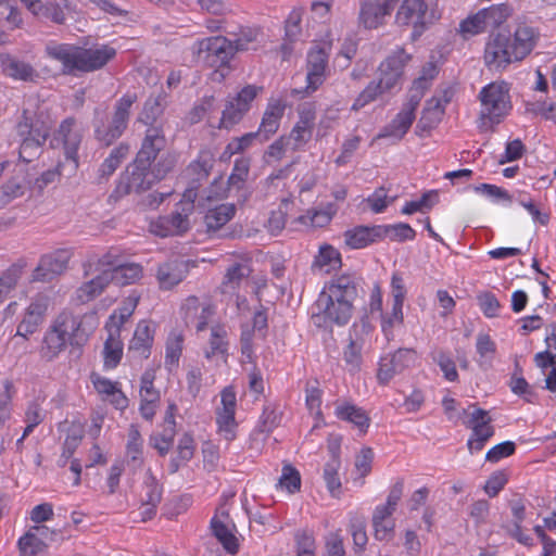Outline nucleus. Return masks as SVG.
<instances>
[{
	"mask_svg": "<svg viewBox=\"0 0 556 556\" xmlns=\"http://www.w3.org/2000/svg\"><path fill=\"white\" fill-rule=\"evenodd\" d=\"M45 51L49 58L62 63L64 74L100 70L116 55V50L106 45L86 49L68 43H49Z\"/></svg>",
	"mask_w": 556,
	"mask_h": 556,
	"instance_id": "f257e3e1",
	"label": "nucleus"
},
{
	"mask_svg": "<svg viewBox=\"0 0 556 556\" xmlns=\"http://www.w3.org/2000/svg\"><path fill=\"white\" fill-rule=\"evenodd\" d=\"M176 159L173 154H162L153 167L143 169L134 161L132 165L118 181L114 194L117 198L129 193H141L152 188L175 167Z\"/></svg>",
	"mask_w": 556,
	"mask_h": 556,
	"instance_id": "f03ea898",
	"label": "nucleus"
},
{
	"mask_svg": "<svg viewBox=\"0 0 556 556\" xmlns=\"http://www.w3.org/2000/svg\"><path fill=\"white\" fill-rule=\"evenodd\" d=\"M479 99L481 102L479 127L482 130H493L511 110L508 85L504 81L491 83L482 88Z\"/></svg>",
	"mask_w": 556,
	"mask_h": 556,
	"instance_id": "7ed1b4c3",
	"label": "nucleus"
},
{
	"mask_svg": "<svg viewBox=\"0 0 556 556\" xmlns=\"http://www.w3.org/2000/svg\"><path fill=\"white\" fill-rule=\"evenodd\" d=\"M357 299V283L350 275L333 279L320 292L316 305L323 313H348L354 308Z\"/></svg>",
	"mask_w": 556,
	"mask_h": 556,
	"instance_id": "20e7f679",
	"label": "nucleus"
},
{
	"mask_svg": "<svg viewBox=\"0 0 556 556\" xmlns=\"http://www.w3.org/2000/svg\"><path fill=\"white\" fill-rule=\"evenodd\" d=\"M136 101V94H124L116 101L112 116L108 122L103 118L94 121V136L100 143L109 147L124 134L128 126L130 108Z\"/></svg>",
	"mask_w": 556,
	"mask_h": 556,
	"instance_id": "39448f33",
	"label": "nucleus"
},
{
	"mask_svg": "<svg viewBox=\"0 0 556 556\" xmlns=\"http://www.w3.org/2000/svg\"><path fill=\"white\" fill-rule=\"evenodd\" d=\"M438 18L439 15L434 10L428 9L425 0H404L396 12L395 23L399 26L413 27L412 39L416 40Z\"/></svg>",
	"mask_w": 556,
	"mask_h": 556,
	"instance_id": "423d86ee",
	"label": "nucleus"
},
{
	"mask_svg": "<svg viewBox=\"0 0 556 556\" xmlns=\"http://www.w3.org/2000/svg\"><path fill=\"white\" fill-rule=\"evenodd\" d=\"M467 419L464 425L471 429V435L468 439L467 447L470 454L481 451L486 441L493 437L494 427L491 425L492 418L489 412L471 405L467 410H464Z\"/></svg>",
	"mask_w": 556,
	"mask_h": 556,
	"instance_id": "0eeeda50",
	"label": "nucleus"
},
{
	"mask_svg": "<svg viewBox=\"0 0 556 556\" xmlns=\"http://www.w3.org/2000/svg\"><path fill=\"white\" fill-rule=\"evenodd\" d=\"M262 90V87L248 85L236 97L229 98L222 112L217 127L219 129H231L235 125L239 124L250 110L252 101Z\"/></svg>",
	"mask_w": 556,
	"mask_h": 556,
	"instance_id": "6e6552de",
	"label": "nucleus"
},
{
	"mask_svg": "<svg viewBox=\"0 0 556 556\" xmlns=\"http://www.w3.org/2000/svg\"><path fill=\"white\" fill-rule=\"evenodd\" d=\"M417 352L413 349L400 348L380 358L377 371V380L381 386H387L396 375L403 374L415 365Z\"/></svg>",
	"mask_w": 556,
	"mask_h": 556,
	"instance_id": "1a4fd4ad",
	"label": "nucleus"
},
{
	"mask_svg": "<svg viewBox=\"0 0 556 556\" xmlns=\"http://www.w3.org/2000/svg\"><path fill=\"white\" fill-rule=\"evenodd\" d=\"M165 146L166 139L163 126L148 127L135 162L143 169L153 167L162 154H169L164 152Z\"/></svg>",
	"mask_w": 556,
	"mask_h": 556,
	"instance_id": "9d476101",
	"label": "nucleus"
},
{
	"mask_svg": "<svg viewBox=\"0 0 556 556\" xmlns=\"http://www.w3.org/2000/svg\"><path fill=\"white\" fill-rule=\"evenodd\" d=\"M199 54L212 67L227 66L235 56L232 40L224 36H214L199 41Z\"/></svg>",
	"mask_w": 556,
	"mask_h": 556,
	"instance_id": "9b49d317",
	"label": "nucleus"
},
{
	"mask_svg": "<svg viewBox=\"0 0 556 556\" xmlns=\"http://www.w3.org/2000/svg\"><path fill=\"white\" fill-rule=\"evenodd\" d=\"M52 128L51 121L42 114L24 110L16 125V131L21 139H29L45 143Z\"/></svg>",
	"mask_w": 556,
	"mask_h": 556,
	"instance_id": "f8f14e48",
	"label": "nucleus"
},
{
	"mask_svg": "<svg viewBox=\"0 0 556 556\" xmlns=\"http://www.w3.org/2000/svg\"><path fill=\"white\" fill-rule=\"evenodd\" d=\"M516 62L509 48V36L497 33L491 37L484 49V63L491 71H501Z\"/></svg>",
	"mask_w": 556,
	"mask_h": 556,
	"instance_id": "ddd939ff",
	"label": "nucleus"
},
{
	"mask_svg": "<svg viewBox=\"0 0 556 556\" xmlns=\"http://www.w3.org/2000/svg\"><path fill=\"white\" fill-rule=\"evenodd\" d=\"M331 43L316 45L307 54L306 91L313 92L323 85L328 65V56Z\"/></svg>",
	"mask_w": 556,
	"mask_h": 556,
	"instance_id": "4468645a",
	"label": "nucleus"
},
{
	"mask_svg": "<svg viewBox=\"0 0 556 556\" xmlns=\"http://www.w3.org/2000/svg\"><path fill=\"white\" fill-rule=\"evenodd\" d=\"M509 36V48L515 61H522L526 59L535 48L540 33L536 28L526 24L519 23L514 31Z\"/></svg>",
	"mask_w": 556,
	"mask_h": 556,
	"instance_id": "2eb2a0df",
	"label": "nucleus"
},
{
	"mask_svg": "<svg viewBox=\"0 0 556 556\" xmlns=\"http://www.w3.org/2000/svg\"><path fill=\"white\" fill-rule=\"evenodd\" d=\"M71 257L72 252L67 249H59L43 255L34 271V280L48 281L52 276L63 274L67 269Z\"/></svg>",
	"mask_w": 556,
	"mask_h": 556,
	"instance_id": "dca6fc26",
	"label": "nucleus"
},
{
	"mask_svg": "<svg viewBox=\"0 0 556 556\" xmlns=\"http://www.w3.org/2000/svg\"><path fill=\"white\" fill-rule=\"evenodd\" d=\"M299 121L292 128L289 139L293 141V150L307 143L313 135L316 119V108L313 103H303L298 108Z\"/></svg>",
	"mask_w": 556,
	"mask_h": 556,
	"instance_id": "f3484780",
	"label": "nucleus"
},
{
	"mask_svg": "<svg viewBox=\"0 0 556 556\" xmlns=\"http://www.w3.org/2000/svg\"><path fill=\"white\" fill-rule=\"evenodd\" d=\"M75 119L73 117L64 119L55 136L54 140L61 141L64 147L65 157L71 166V170H76L78 167L77 151L81 142V134L74 129Z\"/></svg>",
	"mask_w": 556,
	"mask_h": 556,
	"instance_id": "a211bd4d",
	"label": "nucleus"
},
{
	"mask_svg": "<svg viewBox=\"0 0 556 556\" xmlns=\"http://www.w3.org/2000/svg\"><path fill=\"white\" fill-rule=\"evenodd\" d=\"M253 269L249 263H233L230 265L224 275V279L219 287L220 300L219 302H224L225 300H232V294H235L236 290L239 289L242 283H247Z\"/></svg>",
	"mask_w": 556,
	"mask_h": 556,
	"instance_id": "6ab92c4d",
	"label": "nucleus"
},
{
	"mask_svg": "<svg viewBox=\"0 0 556 556\" xmlns=\"http://www.w3.org/2000/svg\"><path fill=\"white\" fill-rule=\"evenodd\" d=\"M397 0H366L359 11V23L367 29H375L382 25L386 15H389Z\"/></svg>",
	"mask_w": 556,
	"mask_h": 556,
	"instance_id": "aec40b11",
	"label": "nucleus"
},
{
	"mask_svg": "<svg viewBox=\"0 0 556 556\" xmlns=\"http://www.w3.org/2000/svg\"><path fill=\"white\" fill-rule=\"evenodd\" d=\"M215 164V155L210 150L200 151L198 157L185 169L184 175L189 180V188L197 193L198 187L206 180Z\"/></svg>",
	"mask_w": 556,
	"mask_h": 556,
	"instance_id": "412c9836",
	"label": "nucleus"
},
{
	"mask_svg": "<svg viewBox=\"0 0 556 556\" xmlns=\"http://www.w3.org/2000/svg\"><path fill=\"white\" fill-rule=\"evenodd\" d=\"M416 110L417 109L405 103L397 115L381 129L375 140L382 138H393L394 140L400 141L410 128L415 119Z\"/></svg>",
	"mask_w": 556,
	"mask_h": 556,
	"instance_id": "4be33fe9",
	"label": "nucleus"
},
{
	"mask_svg": "<svg viewBox=\"0 0 556 556\" xmlns=\"http://www.w3.org/2000/svg\"><path fill=\"white\" fill-rule=\"evenodd\" d=\"M444 113L445 111L442 99L433 96L426 102L416 126V135L419 137L428 136L430 131L441 123Z\"/></svg>",
	"mask_w": 556,
	"mask_h": 556,
	"instance_id": "5701e85b",
	"label": "nucleus"
},
{
	"mask_svg": "<svg viewBox=\"0 0 556 556\" xmlns=\"http://www.w3.org/2000/svg\"><path fill=\"white\" fill-rule=\"evenodd\" d=\"M285 109L286 104L281 100H273L267 104L261 125L257 129V134L261 137V143L269 140V138L278 131Z\"/></svg>",
	"mask_w": 556,
	"mask_h": 556,
	"instance_id": "b1692460",
	"label": "nucleus"
},
{
	"mask_svg": "<svg viewBox=\"0 0 556 556\" xmlns=\"http://www.w3.org/2000/svg\"><path fill=\"white\" fill-rule=\"evenodd\" d=\"M99 263L109 267L108 269L113 276V283L117 286L134 283L142 275V267L139 264H118L112 261L110 255H104Z\"/></svg>",
	"mask_w": 556,
	"mask_h": 556,
	"instance_id": "393cba45",
	"label": "nucleus"
},
{
	"mask_svg": "<svg viewBox=\"0 0 556 556\" xmlns=\"http://www.w3.org/2000/svg\"><path fill=\"white\" fill-rule=\"evenodd\" d=\"M508 505L511 509L514 522L511 526L503 525L502 528L509 536L517 540L520 544L531 546L532 539L529 535L523 534L521 531V523L526 518V506L522 497L518 494L514 495V497L509 500Z\"/></svg>",
	"mask_w": 556,
	"mask_h": 556,
	"instance_id": "a878e982",
	"label": "nucleus"
},
{
	"mask_svg": "<svg viewBox=\"0 0 556 556\" xmlns=\"http://www.w3.org/2000/svg\"><path fill=\"white\" fill-rule=\"evenodd\" d=\"M54 324L71 344L80 345L87 340L88 333L83 327L81 315H58Z\"/></svg>",
	"mask_w": 556,
	"mask_h": 556,
	"instance_id": "bb28decb",
	"label": "nucleus"
},
{
	"mask_svg": "<svg viewBox=\"0 0 556 556\" xmlns=\"http://www.w3.org/2000/svg\"><path fill=\"white\" fill-rule=\"evenodd\" d=\"M1 64L5 75L13 79L36 83L40 78L39 72L30 63L15 56H2Z\"/></svg>",
	"mask_w": 556,
	"mask_h": 556,
	"instance_id": "cd10ccee",
	"label": "nucleus"
},
{
	"mask_svg": "<svg viewBox=\"0 0 556 556\" xmlns=\"http://www.w3.org/2000/svg\"><path fill=\"white\" fill-rule=\"evenodd\" d=\"M197 199V193L193 189H187L184 193V203L181 211H175L167 216L172 232L180 235L189 229V215L193 211V203Z\"/></svg>",
	"mask_w": 556,
	"mask_h": 556,
	"instance_id": "c85d7f7f",
	"label": "nucleus"
},
{
	"mask_svg": "<svg viewBox=\"0 0 556 556\" xmlns=\"http://www.w3.org/2000/svg\"><path fill=\"white\" fill-rule=\"evenodd\" d=\"M328 450L330 453V459L324 467V480L331 495L337 496V492L341 488V480L338 472L341 467L340 445L339 443H330Z\"/></svg>",
	"mask_w": 556,
	"mask_h": 556,
	"instance_id": "c756f323",
	"label": "nucleus"
},
{
	"mask_svg": "<svg viewBox=\"0 0 556 556\" xmlns=\"http://www.w3.org/2000/svg\"><path fill=\"white\" fill-rule=\"evenodd\" d=\"M71 9V3L68 0H54L48 1L47 3H42L40 0H37L36 3L33 4L31 13L34 15H43L49 18L51 22L63 25L66 22L65 10Z\"/></svg>",
	"mask_w": 556,
	"mask_h": 556,
	"instance_id": "7c9ffc66",
	"label": "nucleus"
},
{
	"mask_svg": "<svg viewBox=\"0 0 556 556\" xmlns=\"http://www.w3.org/2000/svg\"><path fill=\"white\" fill-rule=\"evenodd\" d=\"M380 226H356L344 232L345 243L352 249H363L380 240Z\"/></svg>",
	"mask_w": 556,
	"mask_h": 556,
	"instance_id": "2f4dec72",
	"label": "nucleus"
},
{
	"mask_svg": "<svg viewBox=\"0 0 556 556\" xmlns=\"http://www.w3.org/2000/svg\"><path fill=\"white\" fill-rule=\"evenodd\" d=\"M110 283H113V276L106 268L77 289V300L81 303L89 302L99 295Z\"/></svg>",
	"mask_w": 556,
	"mask_h": 556,
	"instance_id": "473e14b6",
	"label": "nucleus"
},
{
	"mask_svg": "<svg viewBox=\"0 0 556 556\" xmlns=\"http://www.w3.org/2000/svg\"><path fill=\"white\" fill-rule=\"evenodd\" d=\"M156 277L162 289H170L182 281L185 265L178 261L164 263L159 267Z\"/></svg>",
	"mask_w": 556,
	"mask_h": 556,
	"instance_id": "72a5a7b5",
	"label": "nucleus"
},
{
	"mask_svg": "<svg viewBox=\"0 0 556 556\" xmlns=\"http://www.w3.org/2000/svg\"><path fill=\"white\" fill-rule=\"evenodd\" d=\"M437 67L429 63L427 67L422 68V74L416 78L413 83V86L409 90V97L407 100V104L417 109L420 100L422 99L425 91L430 86V80L435 76Z\"/></svg>",
	"mask_w": 556,
	"mask_h": 556,
	"instance_id": "f704fd0d",
	"label": "nucleus"
},
{
	"mask_svg": "<svg viewBox=\"0 0 556 556\" xmlns=\"http://www.w3.org/2000/svg\"><path fill=\"white\" fill-rule=\"evenodd\" d=\"M233 204H220L211 208L204 216V222L208 231H216L226 225L235 215Z\"/></svg>",
	"mask_w": 556,
	"mask_h": 556,
	"instance_id": "c9c22d12",
	"label": "nucleus"
},
{
	"mask_svg": "<svg viewBox=\"0 0 556 556\" xmlns=\"http://www.w3.org/2000/svg\"><path fill=\"white\" fill-rule=\"evenodd\" d=\"M336 415L338 418L342 420H346L355 425L362 432H366L370 418L366 414V412L353 404H344L340 405L336 408Z\"/></svg>",
	"mask_w": 556,
	"mask_h": 556,
	"instance_id": "e433bc0d",
	"label": "nucleus"
},
{
	"mask_svg": "<svg viewBox=\"0 0 556 556\" xmlns=\"http://www.w3.org/2000/svg\"><path fill=\"white\" fill-rule=\"evenodd\" d=\"M67 340L58 330L56 325L53 323L49 332L43 339L41 346V355L47 361H52L65 348Z\"/></svg>",
	"mask_w": 556,
	"mask_h": 556,
	"instance_id": "4c0bfd02",
	"label": "nucleus"
},
{
	"mask_svg": "<svg viewBox=\"0 0 556 556\" xmlns=\"http://www.w3.org/2000/svg\"><path fill=\"white\" fill-rule=\"evenodd\" d=\"M164 111L163 97L161 94L156 97H150L142 109L138 117V122L149 126H163L162 123L159 122V118L162 116Z\"/></svg>",
	"mask_w": 556,
	"mask_h": 556,
	"instance_id": "58836bf2",
	"label": "nucleus"
},
{
	"mask_svg": "<svg viewBox=\"0 0 556 556\" xmlns=\"http://www.w3.org/2000/svg\"><path fill=\"white\" fill-rule=\"evenodd\" d=\"M63 300L59 292L49 289L45 292L38 293L31 301L27 313H45L47 311H54L60 307Z\"/></svg>",
	"mask_w": 556,
	"mask_h": 556,
	"instance_id": "ea45409f",
	"label": "nucleus"
},
{
	"mask_svg": "<svg viewBox=\"0 0 556 556\" xmlns=\"http://www.w3.org/2000/svg\"><path fill=\"white\" fill-rule=\"evenodd\" d=\"M211 528L214 536L218 540L227 553L231 555L238 553V539L233 534L232 530H230L223 521L218 520L217 518L212 519Z\"/></svg>",
	"mask_w": 556,
	"mask_h": 556,
	"instance_id": "a19ab883",
	"label": "nucleus"
},
{
	"mask_svg": "<svg viewBox=\"0 0 556 556\" xmlns=\"http://www.w3.org/2000/svg\"><path fill=\"white\" fill-rule=\"evenodd\" d=\"M129 152L126 143H121L112 150L111 154L103 161L99 168L100 180L108 179L121 165L122 161Z\"/></svg>",
	"mask_w": 556,
	"mask_h": 556,
	"instance_id": "79ce46f5",
	"label": "nucleus"
},
{
	"mask_svg": "<svg viewBox=\"0 0 556 556\" xmlns=\"http://www.w3.org/2000/svg\"><path fill=\"white\" fill-rule=\"evenodd\" d=\"M313 265L330 273L341 266V255L332 245L324 244L319 248Z\"/></svg>",
	"mask_w": 556,
	"mask_h": 556,
	"instance_id": "37998d69",
	"label": "nucleus"
},
{
	"mask_svg": "<svg viewBox=\"0 0 556 556\" xmlns=\"http://www.w3.org/2000/svg\"><path fill=\"white\" fill-rule=\"evenodd\" d=\"M153 337L151 334V328L147 321L143 320L138 324L134 338L130 341L129 349L139 351L142 355L148 357Z\"/></svg>",
	"mask_w": 556,
	"mask_h": 556,
	"instance_id": "c03bdc74",
	"label": "nucleus"
},
{
	"mask_svg": "<svg viewBox=\"0 0 556 556\" xmlns=\"http://www.w3.org/2000/svg\"><path fill=\"white\" fill-rule=\"evenodd\" d=\"M481 16L485 20L488 30L494 29L502 25L510 15V10L506 4L491 5L480 10Z\"/></svg>",
	"mask_w": 556,
	"mask_h": 556,
	"instance_id": "a18cd8bd",
	"label": "nucleus"
},
{
	"mask_svg": "<svg viewBox=\"0 0 556 556\" xmlns=\"http://www.w3.org/2000/svg\"><path fill=\"white\" fill-rule=\"evenodd\" d=\"M303 8H293L285 21V39L289 42L296 41L302 35Z\"/></svg>",
	"mask_w": 556,
	"mask_h": 556,
	"instance_id": "49530a36",
	"label": "nucleus"
},
{
	"mask_svg": "<svg viewBox=\"0 0 556 556\" xmlns=\"http://www.w3.org/2000/svg\"><path fill=\"white\" fill-rule=\"evenodd\" d=\"M163 488L159 483L156 478L153 476L151 470L147 471V477L143 482L142 493L140 495V502L148 504H160L162 501Z\"/></svg>",
	"mask_w": 556,
	"mask_h": 556,
	"instance_id": "de8ad7c7",
	"label": "nucleus"
},
{
	"mask_svg": "<svg viewBox=\"0 0 556 556\" xmlns=\"http://www.w3.org/2000/svg\"><path fill=\"white\" fill-rule=\"evenodd\" d=\"M48 544L41 542L37 536L28 531L20 538L17 547L21 556H39L47 549Z\"/></svg>",
	"mask_w": 556,
	"mask_h": 556,
	"instance_id": "09e8293b",
	"label": "nucleus"
},
{
	"mask_svg": "<svg viewBox=\"0 0 556 556\" xmlns=\"http://www.w3.org/2000/svg\"><path fill=\"white\" fill-rule=\"evenodd\" d=\"M142 440L138 428L134 425L130 426L128 432L127 442V455L130 458V463L135 468L141 467L142 465Z\"/></svg>",
	"mask_w": 556,
	"mask_h": 556,
	"instance_id": "8fccbe9b",
	"label": "nucleus"
},
{
	"mask_svg": "<svg viewBox=\"0 0 556 556\" xmlns=\"http://www.w3.org/2000/svg\"><path fill=\"white\" fill-rule=\"evenodd\" d=\"M380 239L389 237L392 241L413 240L416 235L415 230L408 224L404 223L380 226Z\"/></svg>",
	"mask_w": 556,
	"mask_h": 556,
	"instance_id": "3c124183",
	"label": "nucleus"
},
{
	"mask_svg": "<svg viewBox=\"0 0 556 556\" xmlns=\"http://www.w3.org/2000/svg\"><path fill=\"white\" fill-rule=\"evenodd\" d=\"M365 518L361 516H352L350 518V531L353 538L355 552H362L367 544Z\"/></svg>",
	"mask_w": 556,
	"mask_h": 556,
	"instance_id": "603ef678",
	"label": "nucleus"
},
{
	"mask_svg": "<svg viewBox=\"0 0 556 556\" xmlns=\"http://www.w3.org/2000/svg\"><path fill=\"white\" fill-rule=\"evenodd\" d=\"M384 93L386 92L381 89V86L377 85L376 81H371L354 100L351 110L358 111L367 104L376 101Z\"/></svg>",
	"mask_w": 556,
	"mask_h": 556,
	"instance_id": "864d4df0",
	"label": "nucleus"
},
{
	"mask_svg": "<svg viewBox=\"0 0 556 556\" xmlns=\"http://www.w3.org/2000/svg\"><path fill=\"white\" fill-rule=\"evenodd\" d=\"M225 303V306H219V309L227 311L232 309L233 307L238 311H253V313H263L264 311H268V307H263L262 305H256L257 302H253L251 299L248 300L244 296H240L239 294H232V300H225L222 304Z\"/></svg>",
	"mask_w": 556,
	"mask_h": 556,
	"instance_id": "5fc2aeb1",
	"label": "nucleus"
},
{
	"mask_svg": "<svg viewBox=\"0 0 556 556\" xmlns=\"http://www.w3.org/2000/svg\"><path fill=\"white\" fill-rule=\"evenodd\" d=\"M175 434L176 429H173V427H165L162 433L150 435L149 443L157 450L161 456H164L170 450Z\"/></svg>",
	"mask_w": 556,
	"mask_h": 556,
	"instance_id": "6e6d98bb",
	"label": "nucleus"
},
{
	"mask_svg": "<svg viewBox=\"0 0 556 556\" xmlns=\"http://www.w3.org/2000/svg\"><path fill=\"white\" fill-rule=\"evenodd\" d=\"M409 60L410 55L403 48H400L380 64L379 71H392L403 75L404 66Z\"/></svg>",
	"mask_w": 556,
	"mask_h": 556,
	"instance_id": "4d7b16f0",
	"label": "nucleus"
},
{
	"mask_svg": "<svg viewBox=\"0 0 556 556\" xmlns=\"http://www.w3.org/2000/svg\"><path fill=\"white\" fill-rule=\"evenodd\" d=\"M278 484L288 490L289 493H295L301 488V476L299 470L290 464L282 467V473Z\"/></svg>",
	"mask_w": 556,
	"mask_h": 556,
	"instance_id": "13d9d810",
	"label": "nucleus"
},
{
	"mask_svg": "<svg viewBox=\"0 0 556 556\" xmlns=\"http://www.w3.org/2000/svg\"><path fill=\"white\" fill-rule=\"evenodd\" d=\"M488 31L485 20L482 18L480 11L472 16L464 20L459 25V33L464 38Z\"/></svg>",
	"mask_w": 556,
	"mask_h": 556,
	"instance_id": "bf43d9fd",
	"label": "nucleus"
},
{
	"mask_svg": "<svg viewBox=\"0 0 556 556\" xmlns=\"http://www.w3.org/2000/svg\"><path fill=\"white\" fill-rule=\"evenodd\" d=\"M216 421H217L219 431L224 434L225 440L232 441L236 437L235 412L227 410V409L218 410Z\"/></svg>",
	"mask_w": 556,
	"mask_h": 556,
	"instance_id": "052dcab7",
	"label": "nucleus"
},
{
	"mask_svg": "<svg viewBox=\"0 0 556 556\" xmlns=\"http://www.w3.org/2000/svg\"><path fill=\"white\" fill-rule=\"evenodd\" d=\"M155 380V370L147 369L141 376L140 396L144 401L159 402L160 392L154 389L153 382Z\"/></svg>",
	"mask_w": 556,
	"mask_h": 556,
	"instance_id": "680f3d73",
	"label": "nucleus"
},
{
	"mask_svg": "<svg viewBox=\"0 0 556 556\" xmlns=\"http://www.w3.org/2000/svg\"><path fill=\"white\" fill-rule=\"evenodd\" d=\"M250 161L249 159H238L235 162L232 173L228 178V185L240 189L249 176Z\"/></svg>",
	"mask_w": 556,
	"mask_h": 556,
	"instance_id": "e2e57ef3",
	"label": "nucleus"
},
{
	"mask_svg": "<svg viewBox=\"0 0 556 556\" xmlns=\"http://www.w3.org/2000/svg\"><path fill=\"white\" fill-rule=\"evenodd\" d=\"M18 273L14 268L5 270L0 277V306L5 302L9 294L15 289L18 281Z\"/></svg>",
	"mask_w": 556,
	"mask_h": 556,
	"instance_id": "0e129e2a",
	"label": "nucleus"
},
{
	"mask_svg": "<svg viewBox=\"0 0 556 556\" xmlns=\"http://www.w3.org/2000/svg\"><path fill=\"white\" fill-rule=\"evenodd\" d=\"M258 31L255 28L242 27L236 34V39L232 40V48L235 53L243 52L249 49V45L254 42L257 38Z\"/></svg>",
	"mask_w": 556,
	"mask_h": 556,
	"instance_id": "69168bd1",
	"label": "nucleus"
},
{
	"mask_svg": "<svg viewBox=\"0 0 556 556\" xmlns=\"http://www.w3.org/2000/svg\"><path fill=\"white\" fill-rule=\"evenodd\" d=\"M343 358L350 371L358 370L362 364V345L350 340V343L344 350Z\"/></svg>",
	"mask_w": 556,
	"mask_h": 556,
	"instance_id": "338daca9",
	"label": "nucleus"
},
{
	"mask_svg": "<svg viewBox=\"0 0 556 556\" xmlns=\"http://www.w3.org/2000/svg\"><path fill=\"white\" fill-rule=\"evenodd\" d=\"M298 556H315V540L312 533L299 531L295 533Z\"/></svg>",
	"mask_w": 556,
	"mask_h": 556,
	"instance_id": "774afa93",
	"label": "nucleus"
}]
</instances>
